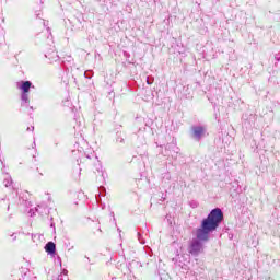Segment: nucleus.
<instances>
[{
  "instance_id": "nucleus-1",
  "label": "nucleus",
  "mask_w": 280,
  "mask_h": 280,
  "mask_svg": "<svg viewBox=\"0 0 280 280\" xmlns=\"http://www.w3.org/2000/svg\"><path fill=\"white\" fill-rule=\"evenodd\" d=\"M224 220V214L220 208L213 209L207 219H203L201 222V226L196 231V237L190 242L188 253L194 255L195 257L200 255L205 248L202 247V243L200 242H208L209 235L215 231L220 224Z\"/></svg>"
},
{
  "instance_id": "nucleus-5",
  "label": "nucleus",
  "mask_w": 280,
  "mask_h": 280,
  "mask_svg": "<svg viewBox=\"0 0 280 280\" xmlns=\"http://www.w3.org/2000/svg\"><path fill=\"white\" fill-rule=\"evenodd\" d=\"M45 250L46 253H48V255H54L56 253V244H54V242L47 243L45 246Z\"/></svg>"
},
{
  "instance_id": "nucleus-8",
  "label": "nucleus",
  "mask_w": 280,
  "mask_h": 280,
  "mask_svg": "<svg viewBox=\"0 0 280 280\" xmlns=\"http://www.w3.org/2000/svg\"><path fill=\"white\" fill-rule=\"evenodd\" d=\"M179 268H183L184 270H187V265H180L178 264Z\"/></svg>"
},
{
  "instance_id": "nucleus-6",
  "label": "nucleus",
  "mask_w": 280,
  "mask_h": 280,
  "mask_svg": "<svg viewBox=\"0 0 280 280\" xmlns=\"http://www.w3.org/2000/svg\"><path fill=\"white\" fill-rule=\"evenodd\" d=\"M12 185V177H7L4 179V187H10Z\"/></svg>"
},
{
  "instance_id": "nucleus-2",
  "label": "nucleus",
  "mask_w": 280,
  "mask_h": 280,
  "mask_svg": "<svg viewBox=\"0 0 280 280\" xmlns=\"http://www.w3.org/2000/svg\"><path fill=\"white\" fill-rule=\"evenodd\" d=\"M194 138L200 141L201 137H205L206 129L205 127H192Z\"/></svg>"
},
{
  "instance_id": "nucleus-7",
  "label": "nucleus",
  "mask_w": 280,
  "mask_h": 280,
  "mask_svg": "<svg viewBox=\"0 0 280 280\" xmlns=\"http://www.w3.org/2000/svg\"><path fill=\"white\" fill-rule=\"evenodd\" d=\"M22 102H25V104H27L30 102V97L27 96V93H23L22 94Z\"/></svg>"
},
{
  "instance_id": "nucleus-3",
  "label": "nucleus",
  "mask_w": 280,
  "mask_h": 280,
  "mask_svg": "<svg viewBox=\"0 0 280 280\" xmlns=\"http://www.w3.org/2000/svg\"><path fill=\"white\" fill-rule=\"evenodd\" d=\"M18 89L23 91V93H30V89H32V82L30 81H22L18 83Z\"/></svg>"
},
{
  "instance_id": "nucleus-4",
  "label": "nucleus",
  "mask_w": 280,
  "mask_h": 280,
  "mask_svg": "<svg viewBox=\"0 0 280 280\" xmlns=\"http://www.w3.org/2000/svg\"><path fill=\"white\" fill-rule=\"evenodd\" d=\"M45 57L48 58V60H50V62H57V60H58V52L56 50H51V51H48L45 55Z\"/></svg>"
}]
</instances>
